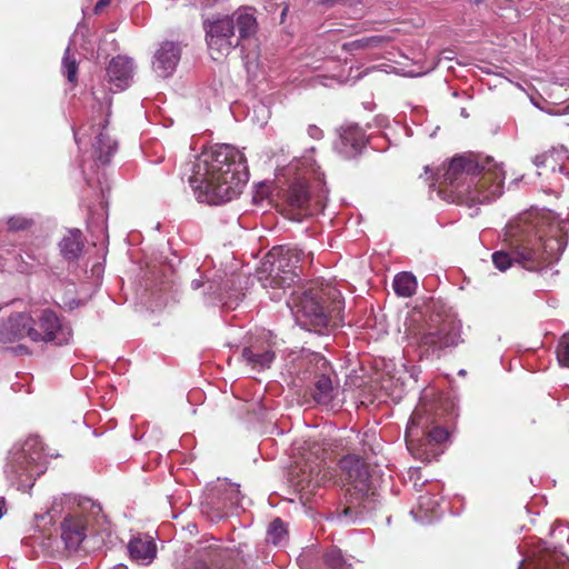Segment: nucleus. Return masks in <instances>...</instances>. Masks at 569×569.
Returning <instances> with one entry per match:
<instances>
[{
    "mask_svg": "<svg viewBox=\"0 0 569 569\" xmlns=\"http://www.w3.org/2000/svg\"><path fill=\"white\" fill-rule=\"evenodd\" d=\"M505 242L508 250L492 253L493 266L508 270L513 262L528 271H541L557 261L566 240V222L551 211H530L506 227Z\"/></svg>",
    "mask_w": 569,
    "mask_h": 569,
    "instance_id": "obj_1",
    "label": "nucleus"
},
{
    "mask_svg": "<svg viewBox=\"0 0 569 569\" xmlns=\"http://www.w3.org/2000/svg\"><path fill=\"white\" fill-rule=\"evenodd\" d=\"M248 178L243 153L233 146L218 144L196 159L189 183L199 202L218 206L237 198Z\"/></svg>",
    "mask_w": 569,
    "mask_h": 569,
    "instance_id": "obj_2",
    "label": "nucleus"
},
{
    "mask_svg": "<svg viewBox=\"0 0 569 569\" xmlns=\"http://www.w3.org/2000/svg\"><path fill=\"white\" fill-rule=\"evenodd\" d=\"M503 180L505 171L492 158L480 163L472 156H457L438 178V194L448 202L487 203L502 194Z\"/></svg>",
    "mask_w": 569,
    "mask_h": 569,
    "instance_id": "obj_3",
    "label": "nucleus"
},
{
    "mask_svg": "<svg viewBox=\"0 0 569 569\" xmlns=\"http://www.w3.org/2000/svg\"><path fill=\"white\" fill-rule=\"evenodd\" d=\"M311 148L307 154L297 160L295 168L297 178L286 190L284 199L293 209H306L311 197L320 203L328 193L325 174L312 157Z\"/></svg>",
    "mask_w": 569,
    "mask_h": 569,
    "instance_id": "obj_4",
    "label": "nucleus"
},
{
    "mask_svg": "<svg viewBox=\"0 0 569 569\" xmlns=\"http://www.w3.org/2000/svg\"><path fill=\"white\" fill-rule=\"evenodd\" d=\"M448 431L439 426L431 427L425 411L417 408L406 429V443L417 458L430 461L439 455L437 446L446 441Z\"/></svg>",
    "mask_w": 569,
    "mask_h": 569,
    "instance_id": "obj_5",
    "label": "nucleus"
},
{
    "mask_svg": "<svg viewBox=\"0 0 569 569\" xmlns=\"http://www.w3.org/2000/svg\"><path fill=\"white\" fill-rule=\"evenodd\" d=\"M306 253L296 246L274 247L267 256L264 266L269 264V274L264 279V287L290 288L299 280L298 269L305 260Z\"/></svg>",
    "mask_w": 569,
    "mask_h": 569,
    "instance_id": "obj_6",
    "label": "nucleus"
},
{
    "mask_svg": "<svg viewBox=\"0 0 569 569\" xmlns=\"http://www.w3.org/2000/svg\"><path fill=\"white\" fill-rule=\"evenodd\" d=\"M46 471V455L39 437L32 436L14 447L8 458L4 472L11 480L34 479Z\"/></svg>",
    "mask_w": 569,
    "mask_h": 569,
    "instance_id": "obj_7",
    "label": "nucleus"
},
{
    "mask_svg": "<svg viewBox=\"0 0 569 569\" xmlns=\"http://www.w3.org/2000/svg\"><path fill=\"white\" fill-rule=\"evenodd\" d=\"M320 450L308 451L295 461L289 471V480L292 486L307 493L331 482L333 473L326 467L325 459L319 456Z\"/></svg>",
    "mask_w": 569,
    "mask_h": 569,
    "instance_id": "obj_8",
    "label": "nucleus"
},
{
    "mask_svg": "<svg viewBox=\"0 0 569 569\" xmlns=\"http://www.w3.org/2000/svg\"><path fill=\"white\" fill-rule=\"evenodd\" d=\"M199 278L191 281L193 290L204 288L203 295L211 303H221L229 309L237 307L241 293L233 288L236 284L233 276L227 279L223 271H213L210 274L199 271Z\"/></svg>",
    "mask_w": 569,
    "mask_h": 569,
    "instance_id": "obj_9",
    "label": "nucleus"
},
{
    "mask_svg": "<svg viewBox=\"0 0 569 569\" xmlns=\"http://www.w3.org/2000/svg\"><path fill=\"white\" fill-rule=\"evenodd\" d=\"M461 323L455 319H445L439 325L430 323L417 337L421 353L426 357L438 355L442 349L460 342Z\"/></svg>",
    "mask_w": 569,
    "mask_h": 569,
    "instance_id": "obj_10",
    "label": "nucleus"
},
{
    "mask_svg": "<svg viewBox=\"0 0 569 569\" xmlns=\"http://www.w3.org/2000/svg\"><path fill=\"white\" fill-rule=\"evenodd\" d=\"M239 485L231 482H219L209 489L202 501V512L212 521H218L242 507Z\"/></svg>",
    "mask_w": 569,
    "mask_h": 569,
    "instance_id": "obj_11",
    "label": "nucleus"
},
{
    "mask_svg": "<svg viewBox=\"0 0 569 569\" xmlns=\"http://www.w3.org/2000/svg\"><path fill=\"white\" fill-rule=\"evenodd\" d=\"M330 371V365L323 356L312 353L309 357L305 375L306 379H311L308 392L317 405L329 406L338 393L337 387L332 385Z\"/></svg>",
    "mask_w": 569,
    "mask_h": 569,
    "instance_id": "obj_12",
    "label": "nucleus"
},
{
    "mask_svg": "<svg viewBox=\"0 0 569 569\" xmlns=\"http://www.w3.org/2000/svg\"><path fill=\"white\" fill-rule=\"evenodd\" d=\"M71 338L70 325L52 310H43L37 321L32 319L31 340L34 342L43 341L63 346L69 343Z\"/></svg>",
    "mask_w": 569,
    "mask_h": 569,
    "instance_id": "obj_13",
    "label": "nucleus"
},
{
    "mask_svg": "<svg viewBox=\"0 0 569 569\" xmlns=\"http://www.w3.org/2000/svg\"><path fill=\"white\" fill-rule=\"evenodd\" d=\"M108 120H100L97 123H92L89 127L82 126L78 130L73 131L74 140L80 147L82 140L89 133L93 136L92 141V157L96 164L104 166L110 162L111 157L116 153L118 143L109 134Z\"/></svg>",
    "mask_w": 569,
    "mask_h": 569,
    "instance_id": "obj_14",
    "label": "nucleus"
},
{
    "mask_svg": "<svg viewBox=\"0 0 569 569\" xmlns=\"http://www.w3.org/2000/svg\"><path fill=\"white\" fill-rule=\"evenodd\" d=\"M288 306L301 315L316 328H327L330 323L331 311L322 302V296L318 290H307L302 293H293L292 301Z\"/></svg>",
    "mask_w": 569,
    "mask_h": 569,
    "instance_id": "obj_15",
    "label": "nucleus"
},
{
    "mask_svg": "<svg viewBox=\"0 0 569 569\" xmlns=\"http://www.w3.org/2000/svg\"><path fill=\"white\" fill-rule=\"evenodd\" d=\"M348 491L355 490L356 501L373 495L368 465L358 456L348 455L339 461Z\"/></svg>",
    "mask_w": 569,
    "mask_h": 569,
    "instance_id": "obj_16",
    "label": "nucleus"
},
{
    "mask_svg": "<svg viewBox=\"0 0 569 569\" xmlns=\"http://www.w3.org/2000/svg\"><path fill=\"white\" fill-rule=\"evenodd\" d=\"M207 43L211 51L227 56L239 46V39L234 34V22L230 17L218 18L206 24Z\"/></svg>",
    "mask_w": 569,
    "mask_h": 569,
    "instance_id": "obj_17",
    "label": "nucleus"
},
{
    "mask_svg": "<svg viewBox=\"0 0 569 569\" xmlns=\"http://www.w3.org/2000/svg\"><path fill=\"white\" fill-rule=\"evenodd\" d=\"M181 59V44L166 40L156 49L152 58V70L160 78L171 77Z\"/></svg>",
    "mask_w": 569,
    "mask_h": 569,
    "instance_id": "obj_18",
    "label": "nucleus"
},
{
    "mask_svg": "<svg viewBox=\"0 0 569 569\" xmlns=\"http://www.w3.org/2000/svg\"><path fill=\"white\" fill-rule=\"evenodd\" d=\"M32 317L26 312L11 313L0 322V343H12L26 337L31 339Z\"/></svg>",
    "mask_w": 569,
    "mask_h": 569,
    "instance_id": "obj_19",
    "label": "nucleus"
},
{
    "mask_svg": "<svg viewBox=\"0 0 569 569\" xmlns=\"http://www.w3.org/2000/svg\"><path fill=\"white\" fill-rule=\"evenodd\" d=\"M441 489L440 483H431L428 492L422 495L418 499V509H412L410 513L415 517L416 520L427 523L431 522L435 519H438L441 515L440 501L441 497H439V492Z\"/></svg>",
    "mask_w": 569,
    "mask_h": 569,
    "instance_id": "obj_20",
    "label": "nucleus"
},
{
    "mask_svg": "<svg viewBox=\"0 0 569 569\" xmlns=\"http://www.w3.org/2000/svg\"><path fill=\"white\" fill-rule=\"evenodd\" d=\"M363 130L358 124H347L340 129L336 150L346 158L358 154L367 143Z\"/></svg>",
    "mask_w": 569,
    "mask_h": 569,
    "instance_id": "obj_21",
    "label": "nucleus"
},
{
    "mask_svg": "<svg viewBox=\"0 0 569 569\" xmlns=\"http://www.w3.org/2000/svg\"><path fill=\"white\" fill-rule=\"evenodd\" d=\"M134 74V63L131 58L118 56L113 58L108 68L107 76L109 82L116 90L127 89Z\"/></svg>",
    "mask_w": 569,
    "mask_h": 569,
    "instance_id": "obj_22",
    "label": "nucleus"
},
{
    "mask_svg": "<svg viewBox=\"0 0 569 569\" xmlns=\"http://www.w3.org/2000/svg\"><path fill=\"white\" fill-rule=\"evenodd\" d=\"M86 538V521L82 517L70 515L61 523V539L66 548L77 550Z\"/></svg>",
    "mask_w": 569,
    "mask_h": 569,
    "instance_id": "obj_23",
    "label": "nucleus"
},
{
    "mask_svg": "<svg viewBox=\"0 0 569 569\" xmlns=\"http://www.w3.org/2000/svg\"><path fill=\"white\" fill-rule=\"evenodd\" d=\"M128 551L131 559L141 565H150L157 556V546L152 537L138 535L130 539Z\"/></svg>",
    "mask_w": 569,
    "mask_h": 569,
    "instance_id": "obj_24",
    "label": "nucleus"
},
{
    "mask_svg": "<svg viewBox=\"0 0 569 569\" xmlns=\"http://www.w3.org/2000/svg\"><path fill=\"white\" fill-rule=\"evenodd\" d=\"M84 247L83 236L79 229H69L59 241L62 257L68 261L77 260Z\"/></svg>",
    "mask_w": 569,
    "mask_h": 569,
    "instance_id": "obj_25",
    "label": "nucleus"
},
{
    "mask_svg": "<svg viewBox=\"0 0 569 569\" xmlns=\"http://www.w3.org/2000/svg\"><path fill=\"white\" fill-rule=\"evenodd\" d=\"M242 359L254 370H263L271 366L274 360V352L270 347L259 346L246 347L242 350Z\"/></svg>",
    "mask_w": 569,
    "mask_h": 569,
    "instance_id": "obj_26",
    "label": "nucleus"
},
{
    "mask_svg": "<svg viewBox=\"0 0 569 569\" xmlns=\"http://www.w3.org/2000/svg\"><path fill=\"white\" fill-rule=\"evenodd\" d=\"M230 19H233L234 29L237 28L239 41L253 37L258 30L257 19L250 8L236 11Z\"/></svg>",
    "mask_w": 569,
    "mask_h": 569,
    "instance_id": "obj_27",
    "label": "nucleus"
},
{
    "mask_svg": "<svg viewBox=\"0 0 569 569\" xmlns=\"http://www.w3.org/2000/svg\"><path fill=\"white\" fill-rule=\"evenodd\" d=\"M392 287L398 296L408 298L416 293L418 282L411 272H400L396 274Z\"/></svg>",
    "mask_w": 569,
    "mask_h": 569,
    "instance_id": "obj_28",
    "label": "nucleus"
},
{
    "mask_svg": "<svg viewBox=\"0 0 569 569\" xmlns=\"http://www.w3.org/2000/svg\"><path fill=\"white\" fill-rule=\"evenodd\" d=\"M323 568L316 567L313 569H350V563L337 548H331L323 555Z\"/></svg>",
    "mask_w": 569,
    "mask_h": 569,
    "instance_id": "obj_29",
    "label": "nucleus"
},
{
    "mask_svg": "<svg viewBox=\"0 0 569 569\" xmlns=\"http://www.w3.org/2000/svg\"><path fill=\"white\" fill-rule=\"evenodd\" d=\"M287 537V529L283 521L279 518L271 521L267 531V540L273 545H281Z\"/></svg>",
    "mask_w": 569,
    "mask_h": 569,
    "instance_id": "obj_30",
    "label": "nucleus"
},
{
    "mask_svg": "<svg viewBox=\"0 0 569 569\" xmlns=\"http://www.w3.org/2000/svg\"><path fill=\"white\" fill-rule=\"evenodd\" d=\"M62 72L70 83L77 82L78 63L71 54L70 46L67 47L62 58Z\"/></svg>",
    "mask_w": 569,
    "mask_h": 569,
    "instance_id": "obj_31",
    "label": "nucleus"
},
{
    "mask_svg": "<svg viewBox=\"0 0 569 569\" xmlns=\"http://www.w3.org/2000/svg\"><path fill=\"white\" fill-rule=\"evenodd\" d=\"M556 353L559 365L569 368V332L560 338Z\"/></svg>",
    "mask_w": 569,
    "mask_h": 569,
    "instance_id": "obj_32",
    "label": "nucleus"
},
{
    "mask_svg": "<svg viewBox=\"0 0 569 569\" xmlns=\"http://www.w3.org/2000/svg\"><path fill=\"white\" fill-rule=\"evenodd\" d=\"M264 9L271 14L280 10V22H283L289 10V4L287 0H266Z\"/></svg>",
    "mask_w": 569,
    "mask_h": 569,
    "instance_id": "obj_33",
    "label": "nucleus"
},
{
    "mask_svg": "<svg viewBox=\"0 0 569 569\" xmlns=\"http://www.w3.org/2000/svg\"><path fill=\"white\" fill-rule=\"evenodd\" d=\"M32 224V219L27 218L21 214L12 216L8 218L7 226L11 231H21L30 228Z\"/></svg>",
    "mask_w": 569,
    "mask_h": 569,
    "instance_id": "obj_34",
    "label": "nucleus"
},
{
    "mask_svg": "<svg viewBox=\"0 0 569 569\" xmlns=\"http://www.w3.org/2000/svg\"><path fill=\"white\" fill-rule=\"evenodd\" d=\"M270 117V110L263 103H257L253 107L252 120L258 123L259 127H263Z\"/></svg>",
    "mask_w": 569,
    "mask_h": 569,
    "instance_id": "obj_35",
    "label": "nucleus"
},
{
    "mask_svg": "<svg viewBox=\"0 0 569 569\" xmlns=\"http://www.w3.org/2000/svg\"><path fill=\"white\" fill-rule=\"evenodd\" d=\"M560 158L559 152L552 151L548 154L538 156L535 160L537 167L545 166L556 171V162Z\"/></svg>",
    "mask_w": 569,
    "mask_h": 569,
    "instance_id": "obj_36",
    "label": "nucleus"
},
{
    "mask_svg": "<svg viewBox=\"0 0 569 569\" xmlns=\"http://www.w3.org/2000/svg\"><path fill=\"white\" fill-rule=\"evenodd\" d=\"M79 507L82 510H87L88 508H90L92 515H98L101 511L100 505L96 503L91 499H83L82 501L79 502Z\"/></svg>",
    "mask_w": 569,
    "mask_h": 569,
    "instance_id": "obj_37",
    "label": "nucleus"
},
{
    "mask_svg": "<svg viewBox=\"0 0 569 569\" xmlns=\"http://www.w3.org/2000/svg\"><path fill=\"white\" fill-rule=\"evenodd\" d=\"M308 136L315 140H320L323 137V131L316 124H310L308 127Z\"/></svg>",
    "mask_w": 569,
    "mask_h": 569,
    "instance_id": "obj_38",
    "label": "nucleus"
},
{
    "mask_svg": "<svg viewBox=\"0 0 569 569\" xmlns=\"http://www.w3.org/2000/svg\"><path fill=\"white\" fill-rule=\"evenodd\" d=\"M558 171L569 180V157L558 167Z\"/></svg>",
    "mask_w": 569,
    "mask_h": 569,
    "instance_id": "obj_39",
    "label": "nucleus"
},
{
    "mask_svg": "<svg viewBox=\"0 0 569 569\" xmlns=\"http://www.w3.org/2000/svg\"><path fill=\"white\" fill-rule=\"evenodd\" d=\"M409 477L411 480L415 479V482H413V486L417 487L418 486V480L420 479V471L419 469H410L409 470Z\"/></svg>",
    "mask_w": 569,
    "mask_h": 569,
    "instance_id": "obj_40",
    "label": "nucleus"
},
{
    "mask_svg": "<svg viewBox=\"0 0 569 569\" xmlns=\"http://www.w3.org/2000/svg\"><path fill=\"white\" fill-rule=\"evenodd\" d=\"M111 0H99L97 4L94 6V12L99 13L102 11L104 7H107L110 3Z\"/></svg>",
    "mask_w": 569,
    "mask_h": 569,
    "instance_id": "obj_41",
    "label": "nucleus"
},
{
    "mask_svg": "<svg viewBox=\"0 0 569 569\" xmlns=\"http://www.w3.org/2000/svg\"><path fill=\"white\" fill-rule=\"evenodd\" d=\"M442 59L452 60L453 59V51L452 50H445L442 52Z\"/></svg>",
    "mask_w": 569,
    "mask_h": 569,
    "instance_id": "obj_42",
    "label": "nucleus"
},
{
    "mask_svg": "<svg viewBox=\"0 0 569 569\" xmlns=\"http://www.w3.org/2000/svg\"><path fill=\"white\" fill-rule=\"evenodd\" d=\"M196 569H212V568L209 567L208 565H206L204 562H199V563H197Z\"/></svg>",
    "mask_w": 569,
    "mask_h": 569,
    "instance_id": "obj_43",
    "label": "nucleus"
},
{
    "mask_svg": "<svg viewBox=\"0 0 569 569\" xmlns=\"http://www.w3.org/2000/svg\"><path fill=\"white\" fill-rule=\"evenodd\" d=\"M81 168H82V172L84 174L86 180L88 181V183H91V178L88 176L84 164H81Z\"/></svg>",
    "mask_w": 569,
    "mask_h": 569,
    "instance_id": "obj_44",
    "label": "nucleus"
},
{
    "mask_svg": "<svg viewBox=\"0 0 569 569\" xmlns=\"http://www.w3.org/2000/svg\"><path fill=\"white\" fill-rule=\"evenodd\" d=\"M4 512V500L0 498V518L3 516Z\"/></svg>",
    "mask_w": 569,
    "mask_h": 569,
    "instance_id": "obj_45",
    "label": "nucleus"
},
{
    "mask_svg": "<svg viewBox=\"0 0 569 569\" xmlns=\"http://www.w3.org/2000/svg\"><path fill=\"white\" fill-rule=\"evenodd\" d=\"M352 512V507H347L345 510H343V513L345 516H349L350 513Z\"/></svg>",
    "mask_w": 569,
    "mask_h": 569,
    "instance_id": "obj_46",
    "label": "nucleus"
},
{
    "mask_svg": "<svg viewBox=\"0 0 569 569\" xmlns=\"http://www.w3.org/2000/svg\"><path fill=\"white\" fill-rule=\"evenodd\" d=\"M114 569H127V567L124 565L120 563V565H117L114 567Z\"/></svg>",
    "mask_w": 569,
    "mask_h": 569,
    "instance_id": "obj_47",
    "label": "nucleus"
},
{
    "mask_svg": "<svg viewBox=\"0 0 569 569\" xmlns=\"http://www.w3.org/2000/svg\"><path fill=\"white\" fill-rule=\"evenodd\" d=\"M525 561H526V559H522V560L520 561V563H519V566H518V569H522V567H523V565H525Z\"/></svg>",
    "mask_w": 569,
    "mask_h": 569,
    "instance_id": "obj_48",
    "label": "nucleus"
}]
</instances>
